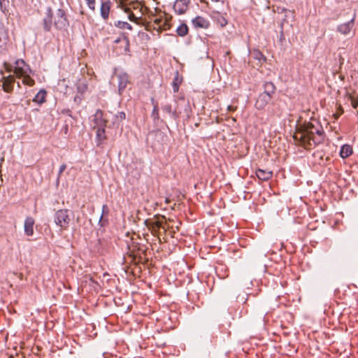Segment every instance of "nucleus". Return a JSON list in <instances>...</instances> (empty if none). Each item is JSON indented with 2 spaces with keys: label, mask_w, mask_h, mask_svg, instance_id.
I'll use <instances>...</instances> for the list:
<instances>
[{
  "label": "nucleus",
  "mask_w": 358,
  "mask_h": 358,
  "mask_svg": "<svg viewBox=\"0 0 358 358\" xmlns=\"http://www.w3.org/2000/svg\"><path fill=\"white\" fill-rule=\"evenodd\" d=\"M325 133L320 123L313 120L300 125L294 135V140L303 148L310 150L324 141Z\"/></svg>",
  "instance_id": "nucleus-1"
},
{
  "label": "nucleus",
  "mask_w": 358,
  "mask_h": 358,
  "mask_svg": "<svg viewBox=\"0 0 358 358\" xmlns=\"http://www.w3.org/2000/svg\"><path fill=\"white\" fill-rule=\"evenodd\" d=\"M93 128L96 129V140L97 145H101L107 139L106 127L109 122V115L103 110L97 109L93 115Z\"/></svg>",
  "instance_id": "nucleus-2"
},
{
  "label": "nucleus",
  "mask_w": 358,
  "mask_h": 358,
  "mask_svg": "<svg viewBox=\"0 0 358 358\" xmlns=\"http://www.w3.org/2000/svg\"><path fill=\"white\" fill-rule=\"evenodd\" d=\"M176 107L173 108L171 104L166 103L162 106V110L169 113L174 120L178 118L182 113L189 116L191 108L188 101L184 97H180L176 100Z\"/></svg>",
  "instance_id": "nucleus-3"
},
{
  "label": "nucleus",
  "mask_w": 358,
  "mask_h": 358,
  "mask_svg": "<svg viewBox=\"0 0 358 358\" xmlns=\"http://www.w3.org/2000/svg\"><path fill=\"white\" fill-rule=\"evenodd\" d=\"M74 217V213L69 209H59L54 215V221L57 226L63 230L69 227L70 223Z\"/></svg>",
  "instance_id": "nucleus-4"
},
{
  "label": "nucleus",
  "mask_w": 358,
  "mask_h": 358,
  "mask_svg": "<svg viewBox=\"0 0 358 358\" xmlns=\"http://www.w3.org/2000/svg\"><path fill=\"white\" fill-rule=\"evenodd\" d=\"M54 25L57 29H63L69 26V22L64 10L59 8L57 10Z\"/></svg>",
  "instance_id": "nucleus-5"
},
{
  "label": "nucleus",
  "mask_w": 358,
  "mask_h": 358,
  "mask_svg": "<svg viewBox=\"0 0 358 358\" xmlns=\"http://www.w3.org/2000/svg\"><path fill=\"white\" fill-rule=\"evenodd\" d=\"M17 77L21 78L22 76H27L31 73V70L28 64L23 59H17L15 62V66L13 70Z\"/></svg>",
  "instance_id": "nucleus-6"
},
{
  "label": "nucleus",
  "mask_w": 358,
  "mask_h": 358,
  "mask_svg": "<svg viewBox=\"0 0 358 358\" xmlns=\"http://www.w3.org/2000/svg\"><path fill=\"white\" fill-rule=\"evenodd\" d=\"M191 0H176L173 10L177 15L185 14L189 8Z\"/></svg>",
  "instance_id": "nucleus-7"
},
{
  "label": "nucleus",
  "mask_w": 358,
  "mask_h": 358,
  "mask_svg": "<svg viewBox=\"0 0 358 358\" xmlns=\"http://www.w3.org/2000/svg\"><path fill=\"white\" fill-rule=\"evenodd\" d=\"M118 80V92L122 94L129 83V76L126 73H119L115 74Z\"/></svg>",
  "instance_id": "nucleus-8"
},
{
  "label": "nucleus",
  "mask_w": 358,
  "mask_h": 358,
  "mask_svg": "<svg viewBox=\"0 0 358 358\" xmlns=\"http://www.w3.org/2000/svg\"><path fill=\"white\" fill-rule=\"evenodd\" d=\"M272 96L264 93H260L256 100L255 107L258 110L264 109L266 106L271 101Z\"/></svg>",
  "instance_id": "nucleus-9"
},
{
  "label": "nucleus",
  "mask_w": 358,
  "mask_h": 358,
  "mask_svg": "<svg viewBox=\"0 0 358 358\" xmlns=\"http://www.w3.org/2000/svg\"><path fill=\"white\" fill-rule=\"evenodd\" d=\"M2 87L4 92L10 93L13 90V85L15 83V77L12 75L3 76Z\"/></svg>",
  "instance_id": "nucleus-10"
},
{
  "label": "nucleus",
  "mask_w": 358,
  "mask_h": 358,
  "mask_svg": "<svg viewBox=\"0 0 358 358\" xmlns=\"http://www.w3.org/2000/svg\"><path fill=\"white\" fill-rule=\"evenodd\" d=\"M192 23L195 28L208 29L210 27V22L202 16H196Z\"/></svg>",
  "instance_id": "nucleus-11"
},
{
  "label": "nucleus",
  "mask_w": 358,
  "mask_h": 358,
  "mask_svg": "<svg viewBox=\"0 0 358 358\" xmlns=\"http://www.w3.org/2000/svg\"><path fill=\"white\" fill-rule=\"evenodd\" d=\"M52 25V9L49 8L47 10L46 16L43 20V29L46 32H49L51 30Z\"/></svg>",
  "instance_id": "nucleus-12"
},
{
  "label": "nucleus",
  "mask_w": 358,
  "mask_h": 358,
  "mask_svg": "<svg viewBox=\"0 0 358 358\" xmlns=\"http://www.w3.org/2000/svg\"><path fill=\"white\" fill-rule=\"evenodd\" d=\"M210 16L214 21L216 22L221 27H224L227 24V19L218 11L212 10Z\"/></svg>",
  "instance_id": "nucleus-13"
},
{
  "label": "nucleus",
  "mask_w": 358,
  "mask_h": 358,
  "mask_svg": "<svg viewBox=\"0 0 358 358\" xmlns=\"http://www.w3.org/2000/svg\"><path fill=\"white\" fill-rule=\"evenodd\" d=\"M355 24V17L349 22L341 24L338 26L337 31L343 35L348 34L352 29Z\"/></svg>",
  "instance_id": "nucleus-14"
},
{
  "label": "nucleus",
  "mask_w": 358,
  "mask_h": 358,
  "mask_svg": "<svg viewBox=\"0 0 358 358\" xmlns=\"http://www.w3.org/2000/svg\"><path fill=\"white\" fill-rule=\"evenodd\" d=\"M35 223V220L31 217H26L24 220V234L28 236H31L34 234V225Z\"/></svg>",
  "instance_id": "nucleus-15"
},
{
  "label": "nucleus",
  "mask_w": 358,
  "mask_h": 358,
  "mask_svg": "<svg viewBox=\"0 0 358 358\" xmlns=\"http://www.w3.org/2000/svg\"><path fill=\"white\" fill-rule=\"evenodd\" d=\"M111 2L108 1H102L100 9L101 16L104 20H107L109 17L110 11Z\"/></svg>",
  "instance_id": "nucleus-16"
},
{
  "label": "nucleus",
  "mask_w": 358,
  "mask_h": 358,
  "mask_svg": "<svg viewBox=\"0 0 358 358\" xmlns=\"http://www.w3.org/2000/svg\"><path fill=\"white\" fill-rule=\"evenodd\" d=\"M264 92L262 93L273 96L276 87L272 82H265L263 85Z\"/></svg>",
  "instance_id": "nucleus-17"
},
{
  "label": "nucleus",
  "mask_w": 358,
  "mask_h": 358,
  "mask_svg": "<svg viewBox=\"0 0 358 358\" xmlns=\"http://www.w3.org/2000/svg\"><path fill=\"white\" fill-rule=\"evenodd\" d=\"M256 176L259 180L266 181L272 177L273 173L270 171L259 169L256 171Z\"/></svg>",
  "instance_id": "nucleus-18"
},
{
  "label": "nucleus",
  "mask_w": 358,
  "mask_h": 358,
  "mask_svg": "<svg viewBox=\"0 0 358 358\" xmlns=\"http://www.w3.org/2000/svg\"><path fill=\"white\" fill-rule=\"evenodd\" d=\"M145 224L149 229L151 231L152 234L156 233L159 228L162 227V222L159 220L155 221H145Z\"/></svg>",
  "instance_id": "nucleus-19"
},
{
  "label": "nucleus",
  "mask_w": 358,
  "mask_h": 358,
  "mask_svg": "<svg viewBox=\"0 0 358 358\" xmlns=\"http://www.w3.org/2000/svg\"><path fill=\"white\" fill-rule=\"evenodd\" d=\"M182 81V77L180 76L178 71L175 72V76L173 80L172 81V87L173 90V92H178L180 85H181Z\"/></svg>",
  "instance_id": "nucleus-20"
},
{
  "label": "nucleus",
  "mask_w": 358,
  "mask_h": 358,
  "mask_svg": "<svg viewBox=\"0 0 358 358\" xmlns=\"http://www.w3.org/2000/svg\"><path fill=\"white\" fill-rule=\"evenodd\" d=\"M352 154V148L351 145L345 144L343 145L340 150V156L343 159L348 158Z\"/></svg>",
  "instance_id": "nucleus-21"
},
{
  "label": "nucleus",
  "mask_w": 358,
  "mask_h": 358,
  "mask_svg": "<svg viewBox=\"0 0 358 358\" xmlns=\"http://www.w3.org/2000/svg\"><path fill=\"white\" fill-rule=\"evenodd\" d=\"M126 115L124 112H118L116 115H113V126L118 127L120 123L125 120Z\"/></svg>",
  "instance_id": "nucleus-22"
},
{
  "label": "nucleus",
  "mask_w": 358,
  "mask_h": 358,
  "mask_svg": "<svg viewBox=\"0 0 358 358\" xmlns=\"http://www.w3.org/2000/svg\"><path fill=\"white\" fill-rule=\"evenodd\" d=\"M251 55L255 60H257L259 64H263L266 60V57L259 50H253L251 52Z\"/></svg>",
  "instance_id": "nucleus-23"
},
{
  "label": "nucleus",
  "mask_w": 358,
  "mask_h": 358,
  "mask_svg": "<svg viewBox=\"0 0 358 358\" xmlns=\"http://www.w3.org/2000/svg\"><path fill=\"white\" fill-rule=\"evenodd\" d=\"M8 37L6 31L1 29L0 31V49L3 50L6 48V43L8 41Z\"/></svg>",
  "instance_id": "nucleus-24"
},
{
  "label": "nucleus",
  "mask_w": 358,
  "mask_h": 358,
  "mask_svg": "<svg viewBox=\"0 0 358 358\" xmlns=\"http://www.w3.org/2000/svg\"><path fill=\"white\" fill-rule=\"evenodd\" d=\"M46 92L44 90H41L35 96L33 101L38 103H43L45 101Z\"/></svg>",
  "instance_id": "nucleus-25"
},
{
  "label": "nucleus",
  "mask_w": 358,
  "mask_h": 358,
  "mask_svg": "<svg viewBox=\"0 0 358 358\" xmlns=\"http://www.w3.org/2000/svg\"><path fill=\"white\" fill-rule=\"evenodd\" d=\"M114 26L122 29H127L129 30H132V26L127 22L120 20L115 21Z\"/></svg>",
  "instance_id": "nucleus-26"
},
{
  "label": "nucleus",
  "mask_w": 358,
  "mask_h": 358,
  "mask_svg": "<svg viewBox=\"0 0 358 358\" xmlns=\"http://www.w3.org/2000/svg\"><path fill=\"white\" fill-rule=\"evenodd\" d=\"M123 10L128 13V18L130 21L134 22L135 23H138V21L139 20L138 17H136L135 15L131 12V8L128 6H124Z\"/></svg>",
  "instance_id": "nucleus-27"
},
{
  "label": "nucleus",
  "mask_w": 358,
  "mask_h": 358,
  "mask_svg": "<svg viewBox=\"0 0 358 358\" xmlns=\"http://www.w3.org/2000/svg\"><path fill=\"white\" fill-rule=\"evenodd\" d=\"M188 30L187 25L185 23H182L177 28L176 32L178 36H185L187 34Z\"/></svg>",
  "instance_id": "nucleus-28"
},
{
  "label": "nucleus",
  "mask_w": 358,
  "mask_h": 358,
  "mask_svg": "<svg viewBox=\"0 0 358 358\" xmlns=\"http://www.w3.org/2000/svg\"><path fill=\"white\" fill-rule=\"evenodd\" d=\"M151 101L153 105V110L151 116L154 119V120H159V116L158 104L155 101V99L153 98H152Z\"/></svg>",
  "instance_id": "nucleus-29"
},
{
  "label": "nucleus",
  "mask_w": 358,
  "mask_h": 358,
  "mask_svg": "<svg viewBox=\"0 0 358 358\" xmlns=\"http://www.w3.org/2000/svg\"><path fill=\"white\" fill-rule=\"evenodd\" d=\"M22 77H23V80H22V83L24 85H29V86H32L34 85L35 82L34 80L29 76V74H28L27 76H22Z\"/></svg>",
  "instance_id": "nucleus-30"
},
{
  "label": "nucleus",
  "mask_w": 358,
  "mask_h": 358,
  "mask_svg": "<svg viewBox=\"0 0 358 358\" xmlns=\"http://www.w3.org/2000/svg\"><path fill=\"white\" fill-rule=\"evenodd\" d=\"M9 4L8 0H0V8L1 11L6 14L8 12L7 6Z\"/></svg>",
  "instance_id": "nucleus-31"
},
{
  "label": "nucleus",
  "mask_w": 358,
  "mask_h": 358,
  "mask_svg": "<svg viewBox=\"0 0 358 358\" xmlns=\"http://www.w3.org/2000/svg\"><path fill=\"white\" fill-rule=\"evenodd\" d=\"M87 85L85 83H79L77 84V91L80 94H83L86 92Z\"/></svg>",
  "instance_id": "nucleus-32"
},
{
  "label": "nucleus",
  "mask_w": 358,
  "mask_h": 358,
  "mask_svg": "<svg viewBox=\"0 0 358 358\" xmlns=\"http://www.w3.org/2000/svg\"><path fill=\"white\" fill-rule=\"evenodd\" d=\"M350 99L351 101L352 106L354 108H357L358 107V98H355L354 96L350 95Z\"/></svg>",
  "instance_id": "nucleus-33"
},
{
  "label": "nucleus",
  "mask_w": 358,
  "mask_h": 358,
  "mask_svg": "<svg viewBox=\"0 0 358 358\" xmlns=\"http://www.w3.org/2000/svg\"><path fill=\"white\" fill-rule=\"evenodd\" d=\"M90 9L95 10V0H85Z\"/></svg>",
  "instance_id": "nucleus-34"
},
{
  "label": "nucleus",
  "mask_w": 358,
  "mask_h": 358,
  "mask_svg": "<svg viewBox=\"0 0 358 358\" xmlns=\"http://www.w3.org/2000/svg\"><path fill=\"white\" fill-rule=\"evenodd\" d=\"M108 213H109V210H108V208L107 205L106 204L103 205V206H102V215H101V216L100 217L99 222L101 221L103 215H107V214H108Z\"/></svg>",
  "instance_id": "nucleus-35"
},
{
  "label": "nucleus",
  "mask_w": 358,
  "mask_h": 358,
  "mask_svg": "<svg viewBox=\"0 0 358 358\" xmlns=\"http://www.w3.org/2000/svg\"><path fill=\"white\" fill-rule=\"evenodd\" d=\"M123 41L125 42V44H126L125 50L126 51H129V41L128 37L124 36H123Z\"/></svg>",
  "instance_id": "nucleus-36"
},
{
  "label": "nucleus",
  "mask_w": 358,
  "mask_h": 358,
  "mask_svg": "<svg viewBox=\"0 0 358 358\" xmlns=\"http://www.w3.org/2000/svg\"><path fill=\"white\" fill-rule=\"evenodd\" d=\"M66 165L65 164H63L60 166L59 173H58V178L60 177V176L66 170Z\"/></svg>",
  "instance_id": "nucleus-37"
},
{
  "label": "nucleus",
  "mask_w": 358,
  "mask_h": 358,
  "mask_svg": "<svg viewBox=\"0 0 358 358\" xmlns=\"http://www.w3.org/2000/svg\"><path fill=\"white\" fill-rule=\"evenodd\" d=\"M220 329L221 332H223L224 334H226L227 338L230 336L231 332L228 329H224L223 327H220Z\"/></svg>",
  "instance_id": "nucleus-38"
},
{
  "label": "nucleus",
  "mask_w": 358,
  "mask_h": 358,
  "mask_svg": "<svg viewBox=\"0 0 358 358\" xmlns=\"http://www.w3.org/2000/svg\"><path fill=\"white\" fill-rule=\"evenodd\" d=\"M4 66H5V69L7 72H11L13 71V66L11 65H10L9 64L6 63V62H4L3 64Z\"/></svg>",
  "instance_id": "nucleus-39"
},
{
  "label": "nucleus",
  "mask_w": 358,
  "mask_h": 358,
  "mask_svg": "<svg viewBox=\"0 0 358 358\" xmlns=\"http://www.w3.org/2000/svg\"><path fill=\"white\" fill-rule=\"evenodd\" d=\"M120 7L123 10L124 6H127V5L124 4V2L127 1L128 0H120Z\"/></svg>",
  "instance_id": "nucleus-40"
},
{
  "label": "nucleus",
  "mask_w": 358,
  "mask_h": 358,
  "mask_svg": "<svg viewBox=\"0 0 358 358\" xmlns=\"http://www.w3.org/2000/svg\"><path fill=\"white\" fill-rule=\"evenodd\" d=\"M199 1L201 3H204L206 5V7L208 8H210V4L208 3V1H206V0H199Z\"/></svg>",
  "instance_id": "nucleus-41"
},
{
  "label": "nucleus",
  "mask_w": 358,
  "mask_h": 358,
  "mask_svg": "<svg viewBox=\"0 0 358 358\" xmlns=\"http://www.w3.org/2000/svg\"><path fill=\"white\" fill-rule=\"evenodd\" d=\"M236 109V107H234V106H229L227 107V110H228L229 111H234Z\"/></svg>",
  "instance_id": "nucleus-42"
},
{
  "label": "nucleus",
  "mask_w": 358,
  "mask_h": 358,
  "mask_svg": "<svg viewBox=\"0 0 358 358\" xmlns=\"http://www.w3.org/2000/svg\"><path fill=\"white\" fill-rule=\"evenodd\" d=\"M138 3L136 2H131L130 3V6L132 7V8L134 9H136L137 8V6H136V4H137Z\"/></svg>",
  "instance_id": "nucleus-43"
},
{
  "label": "nucleus",
  "mask_w": 358,
  "mask_h": 358,
  "mask_svg": "<svg viewBox=\"0 0 358 358\" xmlns=\"http://www.w3.org/2000/svg\"><path fill=\"white\" fill-rule=\"evenodd\" d=\"M120 41H121V38H118L115 39L114 42H115V43H120Z\"/></svg>",
  "instance_id": "nucleus-44"
},
{
  "label": "nucleus",
  "mask_w": 358,
  "mask_h": 358,
  "mask_svg": "<svg viewBox=\"0 0 358 358\" xmlns=\"http://www.w3.org/2000/svg\"><path fill=\"white\" fill-rule=\"evenodd\" d=\"M160 22H161V20H159V19L155 20V22L157 24H159L160 23Z\"/></svg>",
  "instance_id": "nucleus-45"
},
{
  "label": "nucleus",
  "mask_w": 358,
  "mask_h": 358,
  "mask_svg": "<svg viewBox=\"0 0 358 358\" xmlns=\"http://www.w3.org/2000/svg\"><path fill=\"white\" fill-rule=\"evenodd\" d=\"M66 113H67V114H68L69 116H71V112L70 111V110H68Z\"/></svg>",
  "instance_id": "nucleus-46"
},
{
  "label": "nucleus",
  "mask_w": 358,
  "mask_h": 358,
  "mask_svg": "<svg viewBox=\"0 0 358 358\" xmlns=\"http://www.w3.org/2000/svg\"><path fill=\"white\" fill-rule=\"evenodd\" d=\"M357 113H358V110H357Z\"/></svg>",
  "instance_id": "nucleus-47"
}]
</instances>
